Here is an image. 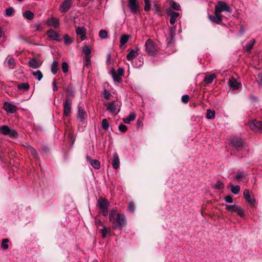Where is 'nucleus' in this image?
Instances as JSON below:
<instances>
[{
  "label": "nucleus",
  "instance_id": "4d7b16f0",
  "mask_svg": "<svg viewBox=\"0 0 262 262\" xmlns=\"http://www.w3.org/2000/svg\"><path fill=\"white\" fill-rule=\"evenodd\" d=\"M91 64V56H85L84 65L86 67H89Z\"/></svg>",
  "mask_w": 262,
  "mask_h": 262
},
{
  "label": "nucleus",
  "instance_id": "6e6d98bb",
  "mask_svg": "<svg viewBox=\"0 0 262 262\" xmlns=\"http://www.w3.org/2000/svg\"><path fill=\"white\" fill-rule=\"evenodd\" d=\"M224 187V184L221 181H217L214 185V188L217 189H222Z\"/></svg>",
  "mask_w": 262,
  "mask_h": 262
},
{
  "label": "nucleus",
  "instance_id": "c03bdc74",
  "mask_svg": "<svg viewBox=\"0 0 262 262\" xmlns=\"http://www.w3.org/2000/svg\"><path fill=\"white\" fill-rule=\"evenodd\" d=\"M101 125H102V127L104 130H107L109 128V126H110L109 123H108V121H107V120L106 119H104L102 120Z\"/></svg>",
  "mask_w": 262,
  "mask_h": 262
},
{
  "label": "nucleus",
  "instance_id": "3c124183",
  "mask_svg": "<svg viewBox=\"0 0 262 262\" xmlns=\"http://www.w3.org/2000/svg\"><path fill=\"white\" fill-rule=\"evenodd\" d=\"M221 12L215 11V16L217 19V24H220L222 21V15L221 14Z\"/></svg>",
  "mask_w": 262,
  "mask_h": 262
},
{
  "label": "nucleus",
  "instance_id": "e433bc0d",
  "mask_svg": "<svg viewBox=\"0 0 262 262\" xmlns=\"http://www.w3.org/2000/svg\"><path fill=\"white\" fill-rule=\"evenodd\" d=\"M215 78V75L214 74H210V75L206 76L204 78V81L208 83H211L213 82V80Z\"/></svg>",
  "mask_w": 262,
  "mask_h": 262
},
{
  "label": "nucleus",
  "instance_id": "69168bd1",
  "mask_svg": "<svg viewBox=\"0 0 262 262\" xmlns=\"http://www.w3.org/2000/svg\"><path fill=\"white\" fill-rule=\"evenodd\" d=\"M209 18L212 22L217 24V19L215 16L209 15Z\"/></svg>",
  "mask_w": 262,
  "mask_h": 262
},
{
  "label": "nucleus",
  "instance_id": "9b49d317",
  "mask_svg": "<svg viewBox=\"0 0 262 262\" xmlns=\"http://www.w3.org/2000/svg\"><path fill=\"white\" fill-rule=\"evenodd\" d=\"M230 143L232 147L239 148L243 146V142L240 137H233L230 139Z\"/></svg>",
  "mask_w": 262,
  "mask_h": 262
},
{
  "label": "nucleus",
  "instance_id": "052dcab7",
  "mask_svg": "<svg viewBox=\"0 0 262 262\" xmlns=\"http://www.w3.org/2000/svg\"><path fill=\"white\" fill-rule=\"evenodd\" d=\"M118 128L120 131H121L122 133H125L126 132L127 128L126 126L123 124H121L119 125Z\"/></svg>",
  "mask_w": 262,
  "mask_h": 262
},
{
  "label": "nucleus",
  "instance_id": "5701e85b",
  "mask_svg": "<svg viewBox=\"0 0 262 262\" xmlns=\"http://www.w3.org/2000/svg\"><path fill=\"white\" fill-rule=\"evenodd\" d=\"M138 53L137 50H135L132 49L129 51V53L126 56V58L129 61L133 60L136 56L138 55Z\"/></svg>",
  "mask_w": 262,
  "mask_h": 262
},
{
  "label": "nucleus",
  "instance_id": "2f4dec72",
  "mask_svg": "<svg viewBox=\"0 0 262 262\" xmlns=\"http://www.w3.org/2000/svg\"><path fill=\"white\" fill-rule=\"evenodd\" d=\"M28 151L29 152L34 158H38V155L36 150L30 145H28Z\"/></svg>",
  "mask_w": 262,
  "mask_h": 262
},
{
  "label": "nucleus",
  "instance_id": "603ef678",
  "mask_svg": "<svg viewBox=\"0 0 262 262\" xmlns=\"http://www.w3.org/2000/svg\"><path fill=\"white\" fill-rule=\"evenodd\" d=\"M14 13V9L12 7L8 8L6 10V15L8 16H11L13 15Z\"/></svg>",
  "mask_w": 262,
  "mask_h": 262
},
{
  "label": "nucleus",
  "instance_id": "de8ad7c7",
  "mask_svg": "<svg viewBox=\"0 0 262 262\" xmlns=\"http://www.w3.org/2000/svg\"><path fill=\"white\" fill-rule=\"evenodd\" d=\"M236 212L237 214L241 217L244 218L245 217V212L244 210L241 208V206H238L237 208Z\"/></svg>",
  "mask_w": 262,
  "mask_h": 262
},
{
  "label": "nucleus",
  "instance_id": "49530a36",
  "mask_svg": "<svg viewBox=\"0 0 262 262\" xmlns=\"http://www.w3.org/2000/svg\"><path fill=\"white\" fill-rule=\"evenodd\" d=\"M64 41L66 45H70L73 42V40L68 34H65L63 36Z\"/></svg>",
  "mask_w": 262,
  "mask_h": 262
},
{
  "label": "nucleus",
  "instance_id": "dca6fc26",
  "mask_svg": "<svg viewBox=\"0 0 262 262\" xmlns=\"http://www.w3.org/2000/svg\"><path fill=\"white\" fill-rule=\"evenodd\" d=\"M47 24L48 26H52L54 28H58L60 25L58 19L54 17L48 19L47 21Z\"/></svg>",
  "mask_w": 262,
  "mask_h": 262
},
{
  "label": "nucleus",
  "instance_id": "412c9836",
  "mask_svg": "<svg viewBox=\"0 0 262 262\" xmlns=\"http://www.w3.org/2000/svg\"><path fill=\"white\" fill-rule=\"evenodd\" d=\"M112 165L114 169H117L120 165V160L117 153L113 155V158L112 162Z\"/></svg>",
  "mask_w": 262,
  "mask_h": 262
},
{
  "label": "nucleus",
  "instance_id": "37998d69",
  "mask_svg": "<svg viewBox=\"0 0 262 262\" xmlns=\"http://www.w3.org/2000/svg\"><path fill=\"white\" fill-rule=\"evenodd\" d=\"M99 36L102 39H105L108 37L107 32L104 30H101L99 33Z\"/></svg>",
  "mask_w": 262,
  "mask_h": 262
},
{
  "label": "nucleus",
  "instance_id": "c85d7f7f",
  "mask_svg": "<svg viewBox=\"0 0 262 262\" xmlns=\"http://www.w3.org/2000/svg\"><path fill=\"white\" fill-rule=\"evenodd\" d=\"M136 119V115L134 113H130L129 115L123 119L124 122L126 124H129L130 121Z\"/></svg>",
  "mask_w": 262,
  "mask_h": 262
},
{
  "label": "nucleus",
  "instance_id": "a19ab883",
  "mask_svg": "<svg viewBox=\"0 0 262 262\" xmlns=\"http://www.w3.org/2000/svg\"><path fill=\"white\" fill-rule=\"evenodd\" d=\"M215 117V111L211 110H207L206 118L208 119H212Z\"/></svg>",
  "mask_w": 262,
  "mask_h": 262
},
{
  "label": "nucleus",
  "instance_id": "393cba45",
  "mask_svg": "<svg viewBox=\"0 0 262 262\" xmlns=\"http://www.w3.org/2000/svg\"><path fill=\"white\" fill-rule=\"evenodd\" d=\"M229 84L233 90H237L239 85V83L233 77L230 79L229 81Z\"/></svg>",
  "mask_w": 262,
  "mask_h": 262
},
{
  "label": "nucleus",
  "instance_id": "9d476101",
  "mask_svg": "<svg viewBox=\"0 0 262 262\" xmlns=\"http://www.w3.org/2000/svg\"><path fill=\"white\" fill-rule=\"evenodd\" d=\"M243 195L245 199L250 203L252 206H254L256 203V200L253 195H251L250 191L248 189L244 190Z\"/></svg>",
  "mask_w": 262,
  "mask_h": 262
},
{
  "label": "nucleus",
  "instance_id": "a878e982",
  "mask_svg": "<svg viewBox=\"0 0 262 262\" xmlns=\"http://www.w3.org/2000/svg\"><path fill=\"white\" fill-rule=\"evenodd\" d=\"M107 110L112 113H116V106L114 102H108L106 104Z\"/></svg>",
  "mask_w": 262,
  "mask_h": 262
},
{
  "label": "nucleus",
  "instance_id": "7c9ffc66",
  "mask_svg": "<svg viewBox=\"0 0 262 262\" xmlns=\"http://www.w3.org/2000/svg\"><path fill=\"white\" fill-rule=\"evenodd\" d=\"M6 61L7 62L8 67L10 69H13L15 68L16 63L15 59L13 58H7Z\"/></svg>",
  "mask_w": 262,
  "mask_h": 262
},
{
  "label": "nucleus",
  "instance_id": "f8f14e48",
  "mask_svg": "<svg viewBox=\"0 0 262 262\" xmlns=\"http://www.w3.org/2000/svg\"><path fill=\"white\" fill-rule=\"evenodd\" d=\"M3 108L8 113H14L17 110L16 105L8 102H4Z\"/></svg>",
  "mask_w": 262,
  "mask_h": 262
},
{
  "label": "nucleus",
  "instance_id": "72a5a7b5",
  "mask_svg": "<svg viewBox=\"0 0 262 262\" xmlns=\"http://www.w3.org/2000/svg\"><path fill=\"white\" fill-rule=\"evenodd\" d=\"M255 39H252L249 42H248L247 43V44L246 45V49L247 52H250L251 51V50L255 43Z\"/></svg>",
  "mask_w": 262,
  "mask_h": 262
},
{
  "label": "nucleus",
  "instance_id": "a211bd4d",
  "mask_svg": "<svg viewBox=\"0 0 262 262\" xmlns=\"http://www.w3.org/2000/svg\"><path fill=\"white\" fill-rule=\"evenodd\" d=\"M167 12L168 14L170 15V23L171 25H173L177 18L180 16V13L171 10H167Z\"/></svg>",
  "mask_w": 262,
  "mask_h": 262
},
{
  "label": "nucleus",
  "instance_id": "c756f323",
  "mask_svg": "<svg viewBox=\"0 0 262 262\" xmlns=\"http://www.w3.org/2000/svg\"><path fill=\"white\" fill-rule=\"evenodd\" d=\"M58 64L59 63L57 61H54L52 64L51 72L54 75L56 74L57 73Z\"/></svg>",
  "mask_w": 262,
  "mask_h": 262
},
{
  "label": "nucleus",
  "instance_id": "6ab92c4d",
  "mask_svg": "<svg viewBox=\"0 0 262 262\" xmlns=\"http://www.w3.org/2000/svg\"><path fill=\"white\" fill-rule=\"evenodd\" d=\"M247 176L248 173L246 172L238 171L234 176V179L238 181H244L247 179Z\"/></svg>",
  "mask_w": 262,
  "mask_h": 262
},
{
  "label": "nucleus",
  "instance_id": "5fc2aeb1",
  "mask_svg": "<svg viewBox=\"0 0 262 262\" xmlns=\"http://www.w3.org/2000/svg\"><path fill=\"white\" fill-rule=\"evenodd\" d=\"M9 242V240L7 238H5L3 240L2 243V247L4 249H7L8 248L9 246L8 245V243Z\"/></svg>",
  "mask_w": 262,
  "mask_h": 262
},
{
  "label": "nucleus",
  "instance_id": "4468645a",
  "mask_svg": "<svg viewBox=\"0 0 262 262\" xmlns=\"http://www.w3.org/2000/svg\"><path fill=\"white\" fill-rule=\"evenodd\" d=\"M47 35L51 39L60 42L62 39L59 38V34L53 29H50L47 32Z\"/></svg>",
  "mask_w": 262,
  "mask_h": 262
},
{
  "label": "nucleus",
  "instance_id": "39448f33",
  "mask_svg": "<svg viewBox=\"0 0 262 262\" xmlns=\"http://www.w3.org/2000/svg\"><path fill=\"white\" fill-rule=\"evenodd\" d=\"M145 52L150 54H154L157 52L156 47L150 39H147L145 43Z\"/></svg>",
  "mask_w": 262,
  "mask_h": 262
},
{
  "label": "nucleus",
  "instance_id": "c9c22d12",
  "mask_svg": "<svg viewBox=\"0 0 262 262\" xmlns=\"http://www.w3.org/2000/svg\"><path fill=\"white\" fill-rule=\"evenodd\" d=\"M231 191L234 194H237L239 192L240 187L238 185L234 186L231 184Z\"/></svg>",
  "mask_w": 262,
  "mask_h": 262
},
{
  "label": "nucleus",
  "instance_id": "4c0bfd02",
  "mask_svg": "<svg viewBox=\"0 0 262 262\" xmlns=\"http://www.w3.org/2000/svg\"><path fill=\"white\" fill-rule=\"evenodd\" d=\"M152 10L154 12L157 14L159 16L162 15V12L161 8L157 4H155L154 5Z\"/></svg>",
  "mask_w": 262,
  "mask_h": 262
},
{
  "label": "nucleus",
  "instance_id": "20e7f679",
  "mask_svg": "<svg viewBox=\"0 0 262 262\" xmlns=\"http://www.w3.org/2000/svg\"><path fill=\"white\" fill-rule=\"evenodd\" d=\"M215 11L232 12V9L223 1H219L215 6Z\"/></svg>",
  "mask_w": 262,
  "mask_h": 262
},
{
  "label": "nucleus",
  "instance_id": "338daca9",
  "mask_svg": "<svg viewBox=\"0 0 262 262\" xmlns=\"http://www.w3.org/2000/svg\"><path fill=\"white\" fill-rule=\"evenodd\" d=\"M96 224L98 226H100L102 227L104 226V225L103 224V223L101 222V221L100 220L96 221Z\"/></svg>",
  "mask_w": 262,
  "mask_h": 262
},
{
  "label": "nucleus",
  "instance_id": "a18cd8bd",
  "mask_svg": "<svg viewBox=\"0 0 262 262\" xmlns=\"http://www.w3.org/2000/svg\"><path fill=\"white\" fill-rule=\"evenodd\" d=\"M171 7L175 10H179L180 9V6L179 3L175 2L174 1H171L170 2Z\"/></svg>",
  "mask_w": 262,
  "mask_h": 262
},
{
  "label": "nucleus",
  "instance_id": "864d4df0",
  "mask_svg": "<svg viewBox=\"0 0 262 262\" xmlns=\"http://www.w3.org/2000/svg\"><path fill=\"white\" fill-rule=\"evenodd\" d=\"M62 70L64 73L68 72L69 66L66 62H63L62 63Z\"/></svg>",
  "mask_w": 262,
  "mask_h": 262
},
{
  "label": "nucleus",
  "instance_id": "6e6552de",
  "mask_svg": "<svg viewBox=\"0 0 262 262\" xmlns=\"http://www.w3.org/2000/svg\"><path fill=\"white\" fill-rule=\"evenodd\" d=\"M250 128L255 133L262 132V121L253 120L249 123Z\"/></svg>",
  "mask_w": 262,
  "mask_h": 262
},
{
  "label": "nucleus",
  "instance_id": "4be33fe9",
  "mask_svg": "<svg viewBox=\"0 0 262 262\" xmlns=\"http://www.w3.org/2000/svg\"><path fill=\"white\" fill-rule=\"evenodd\" d=\"M86 160L95 169H98L100 167V163L97 160H92L89 157H86Z\"/></svg>",
  "mask_w": 262,
  "mask_h": 262
},
{
  "label": "nucleus",
  "instance_id": "0e129e2a",
  "mask_svg": "<svg viewBox=\"0 0 262 262\" xmlns=\"http://www.w3.org/2000/svg\"><path fill=\"white\" fill-rule=\"evenodd\" d=\"M225 201L228 203H232L233 202V199L231 196L228 195L225 197Z\"/></svg>",
  "mask_w": 262,
  "mask_h": 262
},
{
  "label": "nucleus",
  "instance_id": "bf43d9fd",
  "mask_svg": "<svg viewBox=\"0 0 262 262\" xmlns=\"http://www.w3.org/2000/svg\"><path fill=\"white\" fill-rule=\"evenodd\" d=\"M102 227L103 229L100 230V232L102 234V238H105L106 237L107 235V229L105 226H103Z\"/></svg>",
  "mask_w": 262,
  "mask_h": 262
},
{
  "label": "nucleus",
  "instance_id": "e2e57ef3",
  "mask_svg": "<svg viewBox=\"0 0 262 262\" xmlns=\"http://www.w3.org/2000/svg\"><path fill=\"white\" fill-rule=\"evenodd\" d=\"M74 97V92L72 90H68L67 92L66 98H69V97Z\"/></svg>",
  "mask_w": 262,
  "mask_h": 262
},
{
  "label": "nucleus",
  "instance_id": "cd10ccee",
  "mask_svg": "<svg viewBox=\"0 0 262 262\" xmlns=\"http://www.w3.org/2000/svg\"><path fill=\"white\" fill-rule=\"evenodd\" d=\"M130 38V35L127 34H123L121 36L120 41V46L122 47L124 45L128 40Z\"/></svg>",
  "mask_w": 262,
  "mask_h": 262
},
{
  "label": "nucleus",
  "instance_id": "774afa93",
  "mask_svg": "<svg viewBox=\"0 0 262 262\" xmlns=\"http://www.w3.org/2000/svg\"><path fill=\"white\" fill-rule=\"evenodd\" d=\"M258 80H259V81L260 82V83H262V73H259L258 75Z\"/></svg>",
  "mask_w": 262,
  "mask_h": 262
},
{
  "label": "nucleus",
  "instance_id": "f03ea898",
  "mask_svg": "<svg viewBox=\"0 0 262 262\" xmlns=\"http://www.w3.org/2000/svg\"><path fill=\"white\" fill-rule=\"evenodd\" d=\"M115 220V222H112L114 224L113 228L114 229L122 227L126 225V217L123 214H118Z\"/></svg>",
  "mask_w": 262,
  "mask_h": 262
},
{
  "label": "nucleus",
  "instance_id": "58836bf2",
  "mask_svg": "<svg viewBox=\"0 0 262 262\" xmlns=\"http://www.w3.org/2000/svg\"><path fill=\"white\" fill-rule=\"evenodd\" d=\"M32 75L38 81H40L43 77L42 74L40 70H38L36 72L33 73Z\"/></svg>",
  "mask_w": 262,
  "mask_h": 262
},
{
  "label": "nucleus",
  "instance_id": "0eeeda50",
  "mask_svg": "<svg viewBox=\"0 0 262 262\" xmlns=\"http://www.w3.org/2000/svg\"><path fill=\"white\" fill-rule=\"evenodd\" d=\"M63 115L66 117L70 116L72 109L71 100L66 98L63 104Z\"/></svg>",
  "mask_w": 262,
  "mask_h": 262
},
{
  "label": "nucleus",
  "instance_id": "ea45409f",
  "mask_svg": "<svg viewBox=\"0 0 262 262\" xmlns=\"http://www.w3.org/2000/svg\"><path fill=\"white\" fill-rule=\"evenodd\" d=\"M31 28L34 31H40L42 30L41 24L40 23L32 24L31 25Z\"/></svg>",
  "mask_w": 262,
  "mask_h": 262
},
{
  "label": "nucleus",
  "instance_id": "f257e3e1",
  "mask_svg": "<svg viewBox=\"0 0 262 262\" xmlns=\"http://www.w3.org/2000/svg\"><path fill=\"white\" fill-rule=\"evenodd\" d=\"M0 134L9 136L12 138H15L18 136V133L15 129L10 128L6 125L0 126Z\"/></svg>",
  "mask_w": 262,
  "mask_h": 262
},
{
  "label": "nucleus",
  "instance_id": "1a4fd4ad",
  "mask_svg": "<svg viewBox=\"0 0 262 262\" xmlns=\"http://www.w3.org/2000/svg\"><path fill=\"white\" fill-rule=\"evenodd\" d=\"M128 6L130 12L134 14L140 11V6L136 0H128Z\"/></svg>",
  "mask_w": 262,
  "mask_h": 262
},
{
  "label": "nucleus",
  "instance_id": "7ed1b4c3",
  "mask_svg": "<svg viewBox=\"0 0 262 262\" xmlns=\"http://www.w3.org/2000/svg\"><path fill=\"white\" fill-rule=\"evenodd\" d=\"M97 205L101 209L102 214L104 216H107L108 214L107 208L109 205L107 200L104 198H100L98 201Z\"/></svg>",
  "mask_w": 262,
  "mask_h": 262
},
{
  "label": "nucleus",
  "instance_id": "09e8293b",
  "mask_svg": "<svg viewBox=\"0 0 262 262\" xmlns=\"http://www.w3.org/2000/svg\"><path fill=\"white\" fill-rule=\"evenodd\" d=\"M145 3V6L144 9L145 11H149L150 10V0H144Z\"/></svg>",
  "mask_w": 262,
  "mask_h": 262
},
{
  "label": "nucleus",
  "instance_id": "8fccbe9b",
  "mask_svg": "<svg viewBox=\"0 0 262 262\" xmlns=\"http://www.w3.org/2000/svg\"><path fill=\"white\" fill-rule=\"evenodd\" d=\"M82 51L86 56H91V50L89 47L85 46L83 48Z\"/></svg>",
  "mask_w": 262,
  "mask_h": 262
},
{
  "label": "nucleus",
  "instance_id": "13d9d810",
  "mask_svg": "<svg viewBox=\"0 0 262 262\" xmlns=\"http://www.w3.org/2000/svg\"><path fill=\"white\" fill-rule=\"evenodd\" d=\"M135 210V204L133 202H129L128 205V210L130 212H134Z\"/></svg>",
  "mask_w": 262,
  "mask_h": 262
},
{
  "label": "nucleus",
  "instance_id": "473e14b6",
  "mask_svg": "<svg viewBox=\"0 0 262 262\" xmlns=\"http://www.w3.org/2000/svg\"><path fill=\"white\" fill-rule=\"evenodd\" d=\"M23 16L28 20H32L34 17V14L30 11L27 10L24 13Z\"/></svg>",
  "mask_w": 262,
  "mask_h": 262
},
{
  "label": "nucleus",
  "instance_id": "aec40b11",
  "mask_svg": "<svg viewBox=\"0 0 262 262\" xmlns=\"http://www.w3.org/2000/svg\"><path fill=\"white\" fill-rule=\"evenodd\" d=\"M41 65V62L36 58L31 59L29 62L30 67L34 69L38 68Z\"/></svg>",
  "mask_w": 262,
  "mask_h": 262
},
{
  "label": "nucleus",
  "instance_id": "f3484780",
  "mask_svg": "<svg viewBox=\"0 0 262 262\" xmlns=\"http://www.w3.org/2000/svg\"><path fill=\"white\" fill-rule=\"evenodd\" d=\"M76 33L77 35L80 36L81 40H84L86 39V29L84 27H78L76 28Z\"/></svg>",
  "mask_w": 262,
  "mask_h": 262
},
{
  "label": "nucleus",
  "instance_id": "bb28decb",
  "mask_svg": "<svg viewBox=\"0 0 262 262\" xmlns=\"http://www.w3.org/2000/svg\"><path fill=\"white\" fill-rule=\"evenodd\" d=\"M239 205L237 204H234V205H225V208L230 211L231 213L233 212H236V210L237 208L238 207Z\"/></svg>",
  "mask_w": 262,
  "mask_h": 262
},
{
  "label": "nucleus",
  "instance_id": "ddd939ff",
  "mask_svg": "<svg viewBox=\"0 0 262 262\" xmlns=\"http://www.w3.org/2000/svg\"><path fill=\"white\" fill-rule=\"evenodd\" d=\"M72 4L71 0H65L62 2L59 7V11L61 12H67L70 8Z\"/></svg>",
  "mask_w": 262,
  "mask_h": 262
},
{
  "label": "nucleus",
  "instance_id": "2eb2a0df",
  "mask_svg": "<svg viewBox=\"0 0 262 262\" xmlns=\"http://www.w3.org/2000/svg\"><path fill=\"white\" fill-rule=\"evenodd\" d=\"M88 117L86 112L81 106L78 107L77 118L80 121H83L86 120Z\"/></svg>",
  "mask_w": 262,
  "mask_h": 262
},
{
  "label": "nucleus",
  "instance_id": "79ce46f5",
  "mask_svg": "<svg viewBox=\"0 0 262 262\" xmlns=\"http://www.w3.org/2000/svg\"><path fill=\"white\" fill-rule=\"evenodd\" d=\"M118 213H117L116 210L115 209H112L109 214V217H110V222H112L113 220H115V218L117 217V215Z\"/></svg>",
  "mask_w": 262,
  "mask_h": 262
},
{
  "label": "nucleus",
  "instance_id": "f704fd0d",
  "mask_svg": "<svg viewBox=\"0 0 262 262\" xmlns=\"http://www.w3.org/2000/svg\"><path fill=\"white\" fill-rule=\"evenodd\" d=\"M17 88L20 90H24V91H27L30 88V86L27 83H23L21 84L17 85Z\"/></svg>",
  "mask_w": 262,
  "mask_h": 262
},
{
  "label": "nucleus",
  "instance_id": "b1692460",
  "mask_svg": "<svg viewBox=\"0 0 262 262\" xmlns=\"http://www.w3.org/2000/svg\"><path fill=\"white\" fill-rule=\"evenodd\" d=\"M176 31V27H169V35L170 37V40L168 42V44H171L174 41L175 34Z\"/></svg>",
  "mask_w": 262,
  "mask_h": 262
},
{
  "label": "nucleus",
  "instance_id": "680f3d73",
  "mask_svg": "<svg viewBox=\"0 0 262 262\" xmlns=\"http://www.w3.org/2000/svg\"><path fill=\"white\" fill-rule=\"evenodd\" d=\"M189 96L187 95H184L181 97V100L184 103H187L189 101Z\"/></svg>",
  "mask_w": 262,
  "mask_h": 262
},
{
  "label": "nucleus",
  "instance_id": "423d86ee",
  "mask_svg": "<svg viewBox=\"0 0 262 262\" xmlns=\"http://www.w3.org/2000/svg\"><path fill=\"white\" fill-rule=\"evenodd\" d=\"M124 70L123 68H120L116 71L113 70L111 74L115 82L120 83L121 82V77L124 74Z\"/></svg>",
  "mask_w": 262,
  "mask_h": 262
}]
</instances>
